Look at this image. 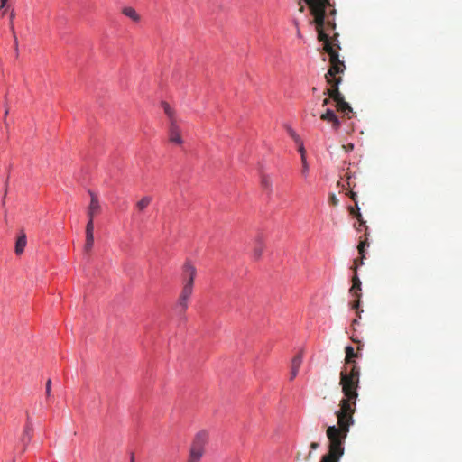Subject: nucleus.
I'll list each match as a JSON object with an SVG mask.
<instances>
[{
	"instance_id": "f257e3e1",
	"label": "nucleus",
	"mask_w": 462,
	"mask_h": 462,
	"mask_svg": "<svg viewBox=\"0 0 462 462\" xmlns=\"http://www.w3.org/2000/svg\"><path fill=\"white\" fill-rule=\"evenodd\" d=\"M360 367L357 365L343 366L339 374V385L342 388L344 398L339 402L340 409L336 411L338 427L329 426L327 429V437L329 440L328 453L321 457L320 462H339L344 455L343 444L354 423L353 414L356 411L358 398L357 389L360 383Z\"/></svg>"
},
{
	"instance_id": "f03ea898",
	"label": "nucleus",
	"mask_w": 462,
	"mask_h": 462,
	"mask_svg": "<svg viewBox=\"0 0 462 462\" xmlns=\"http://www.w3.org/2000/svg\"><path fill=\"white\" fill-rule=\"evenodd\" d=\"M313 15V22L316 24V30L318 32V39L323 42V49L329 56L330 67L325 75V79L328 84L330 85V88H327L324 91V95H328L336 105L344 101L345 97L338 89V85L342 81V78L337 76L345 71L346 66L344 61L340 60L337 49H340L338 44L333 43L332 38L326 32L328 30H335L336 23L334 18L330 19L326 14V8L331 6L329 0H308L304 1Z\"/></svg>"
},
{
	"instance_id": "7ed1b4c3",
	"label": "nucleus",
	"mask_w": 462,
	"mask_h": 462,
	"mask_svg": "<svg viewBox=\"0 0 462 462\" xmlns=\"http://www.w3.org/2000/svg\"><path fill=\"white\" fill-rule=\"evenodd\" d=\"M208 440V433L206 430H200L199 431L192 442L190 451L189 453H192L194 455H198L199 457L203 456L204 454V448Z\"/></svg>"
},
{
	"instance_id": "20e7f679",
	"label": "nucleus",
	"mask_w": 462,
	"mask_h": 462,
	"mask_svg": "<svg viewBox=\"0 0 462 462\" xmlns=\"http://www.w3.org/2000/svg\"><path fill=\"white\" fill-rule=\"evenodd\" d=\"M353 269L355 271V275L353 276V279H352V287L350 289V293L356 298V300L354 301L353 305H352V308L354 310H356V312L358 313V309H359V305H360V297H361V281L359 280V278L357 277V274H356V269H357V260L355 261L354 263V266H353Z\"/></svg>"
},
{
	"instance_id": "39448f33",
	"label": "nucleus",
	"mask_w": 462,
	"mask_h": 462,
	"mask_svg": "<svg viewBox=\"0 0 462 462\" xmlns=\"http://www.w3.org/2000/svg\"><path fill=\"white\" fill-rule=\"evenodd\" d=\"M197 275L196 267L189 262H185L182 267V282L194 286V281Z\"/></svg>"
},
{
	"instance_id": "423d86ee",
	"label": "nucleus",
	"mask_w": 462,
	"mask_h": 462,
	"mask_svg": "<svg viewBox=\"0 0 462 462\" xmlns=\"http://www.w3.org/2000/svg\"><path fill=\"white\" fill-rule=\"evenodd\" d=\"M91 200L88 208V221L94 222V217L100 212L101 207L97 196L91 190L88 191Z\"/></svg>"
},
{
	"instance_id": "0eeeda50",
	"label": "nucleus",
	"mask_w": 462,
	"mask_h": 462,
	"mask_svg": "<svg viewBox=\"0 0 462 462\" xmlns=\"http://www.w3.org/2000/svg\"><path fill=\"white\" fill-rule=\"evenodd\" d=\"M169 140L170 142L180 145L183 143L182 137H181V132L180 127L177 125L176 120H172V122L170 125L169 129Z\"/></svg>"
},
{
	"instance_id": "6e6552de",
	"label": "nucleus",
	"mask_w": 462,
	"mask_h": 462,
	"mask_svg": "<svg viewBox=\"0 0 462 462\" xmlns=\"http://www.w3.org/2000/svg\"><path fill=\"white\" fill-rule=\"evenodd\" d=\"M94 245V222L88 221L86 226V242L84 245V252L89 253Z\"/></svg>"
},
{
	"instance_id": "1a4fd4ad",
	"label": "nucleus",
	"mask_w": 462,
	"mask_h": 462,
	"mask_svg": "<svg viewBox=\"0 0 462 462\" xmlns=\"http://www.w3.org/2000/svg\"><path fill=\"white\" fill-rule=\"evenodd\" d=\"M320 119L328 123H331L332 128L337 130L340 127V121L335 112L328 108L325 113L321 114Z\"/></svg>"
},
{
	"instance_id": "9d476101",
	"label": "nucleus",
	"mask_w": 462,
	"mask_h": 462,
	"mask_svg": "<svg viewBox=\"0 0 462 462\" xmlns=\"http://www.w3.org/2000/svg\"><path fill=\"white\" fill-rule=\"evenodd\" d=\"M27 236L24 230H21L15 242L14 252L17 255H21L26 247Z\"/></svg>"
},
{
	"instance_id": "9b49d317",
	"label": "nucleus",
	"mask_w": 462,
	"mask_h": 462,
	"mask_svg": "<svg viewBox=\"0 0 462 462\" xmlns=\"http://www.w3.org/2000/svg\"><path fill=\"white\" fill-rule=\"evenodd\" d=\"M346 357H345V365L344 366H352L353 365H356V358L358 357V353L355 352V349L351 346H346L345 347Z\"/></svg>"
},
{
	"instance_id": "f8f14e48",
	"label": "nucleus",
	"mask_w": 462,
	"mask_h": 462,
	"mask_svg": "<svg viewBox=\"0 0 462 462\" xmlns=\"http://www.w3.org/2000/svg\"><path fill=\"white\" fill-rule=\"evenodd\" d=\"M264 249V241L261 235H258L254 239V257L255 259H259Z\"/></svg>"
},
{
	"instance_id": "ddd939ff",
	"label": "nucleus",
	"mask_w": 462,
	"mask_h": 462,
	"mask_svg": "<svg viewBox=\"0 0 462 462\" xmlns=\"http://www.w3.org/2000/svg\"><path fill=\"white\" fill-rule=\"evenodd\" d=\"M152 196H143L140 200L135 203V208L138 212L143 213L152 203Z\"/></svg>"
},
{
	"instance_id": "4468645a",
	"label": "nucleus",
	"mask_w": 462,
	"mask_h": 462,
	"mask_svg": "<svg viewBox=\"0 0 462 462\" xmlns=\"http://www.w3.org/2000/svg\"><path fill=\"white\" fill-rule=\"evenodd\" d=\"M32 437V425L30 421L29 416L27 417V423L24 427L23 433L22 436V441L24 445L28 444Z\"/></svg>"
},
{
	"instance_id": "2eb2a0df",
	"label": "nucleus",
	"mask_w": 462,
	"mask_h": 462,
	"mask_svg": "<svg viewBox=\"0 0 462 462\" xmlns=\"http://www.w3.org/2000/svg\"><path fill=\"white\" fill-rule=\"evenodd\" d=\"M189 298L179 296L176 303V310L179 314H184L189 307Z\"/></svg>"
},
{
	"instance_id": "dca6fc26",
	"label": "nucleus",
	"mask_w": 462,
	"mask_h": 462,
	"mask_svg": "<svg viewBox=\"0 0 462 462\" xmlns=\"http://www.w3.org/2000/svg\"><path fill=\"white\" fill-rule=\"evenodd\" d=\"M346 180H347V188L353 189L355 187H356V184L352 182L351 179L353 178L352 175H350L349 173H346ZM349 197L350 199L355 202V205H356V208H359L358 207V203H357V200H356V198H357V194L353 191V190H350L349 192Z\"/></svg>"
},
{
	"instance_id": "f3484780",
	"label": "nucleus",
	"mask_w": 462,
	"mask_h": 462,
	"mask_svg": "<svg viewBox=\"0 0 462 462\" xmlns=\"http://www.w3.org/2000/svg\"><path fill=\"white\" fill-rule=\"evenodd\" d=\"M337 110L345 116L349 117V115L352 113V107L345 100L336 105Z\"/></svg>"
},
{
	"instance_id": "a211bd4d",
	"label": "nucleus",
	"mask_w": 462,
	"mask_h": 462,
	"mask_svg": "<svg viewBox=\"0 0 462 462\" xmlns=\"http://www.w3.org/2000/svg\"><path fill=\"white\" fill-rule=\"evenodd\" d=\"M122 13L129 17L131 20H133L134 22H138L140 20V15L137 14V12L133 8V7H125L123 10H122Z\"/></svg>"
},
{
	"instance_id": "6ab92c4d",
	"label": "nucleus",
	"mask_w": 462,
	"mask_h": 462,
	"mask_svg": "<svg viewBox=\"0 0 462 462\" xmlns=\"http://www.w3.org/2000/svg\"><path fill=\"white\" fill-rule=\"evenodd\" d=\"M366 246H369V243L367 241V238H364V239H361L360 242H359V245L357 246V250H358V253L359 254L361 255V259H360V264H363V260L365 258V248Z\"/></svg>"
},
{
	"instance_id": "aec40b11",
	"label": "nucleus",
	"mask_w": 462,
	"mask_h": 462,
	"mask_svg": "<svg viewBox=\"0 0 462 462\" xmlns=\"http://www.w3.org/2000/svg\"><path fill=\"white\" fill-rule=\"evenodd\" d=\"M303 355L302 352L298 353L291 360V368L299 370L302 364Z\"/></svg>"
},
{
	"instance_id": "412c9836",
	"label": "nucleus",
	"mask_w": 462,
	"mask_h": 462,
	"mask_svg": "<svg viewBox=\"0 0 462 462\" xmlns=\"http://www.w3.org/2000/svg\"><path fill=\"white\" fill-rule=\"evenodd\" d=\"M162 106L165 114L169 117L171 123L172 122V120H176L174 117V110L170 106V105L168 103L162 102Z\"/></svg>"
},
{
	"instance_id": "4be33fe9",
	"label": "nucleus",
	"mask_w": 462,
	"mask_h": 462,
	"mask_svg": "<svg viewBox=\"0 0 462 462\" xmlns=\"http://www.w3.org/2000/svg\"><path fill=\"white\" fill-rule=\"evenodd\" d=\"M193 287H194L193 285H189V284L184 283L180 295L190 299V297L193 293Z\"/></svg>"
},
{
	"instance_id": "5701e85b",
	"label": "nucleus",
	"mask_w": 462,
	"mask_h": 462,
	"mask_svg": "<svg viewBox=\"0 0 462 462\" xmlns=\"http://www.w3.org/2000/svg\"><path fill=\"white\" fill-rule=\"evenodd\" d=\"M261 184H262V187L263 189H265L266 190H271L272 189V180H271V178L268 176V175H262L261 177Z\"/></svg>"
},
{
	"instance_id": "b1692460",
	"label": "nucleus",
	"mask_w": 462,
	"mask_h": 462,
	"mask_svg": "<svg viewBox=\"0 0 462 462\" xmlns=\"http://www.w3.org/2000/svg\"><path fill=\"white\" fill-rule=\"evenodd\" d=\"M301 162H302L301 175L306 179L309 175V170H310L306 156H303V160H301Z\"/></svg>"
},
{
	"instance_id": "393cba45",
	"label": "nucleus",
	"mask_w": 462,
	"mask_h": 462,
	"mask_svg": "<svg viewBox=\"0 0 462 462\" xmlns=\"http://www.w3.org/2000/svg\"><path fill=\"white\" fill-rule=\"evenodd\" d=\"M356 219L358 220V222H359V227H361V226H364V227H365V226H366V225H365V220L363 219V217H362V215H361V213H360V208H357V212H356Z\"/></svg>"
},
{
	"instance_id": "a878e982",
	"label": "nucleus",
	"mask_w": 462,
	"mask_h": 462,
	"mask_svg": "<svg viewBox=\"0 0 462 462\" xmlns=\"http://www.w3.org/2000/svg\"><path fill=\"white\" fill-rule=\"evenodd\" d=\"M14 16H15V14H14V11L13 10L10 14V21H9V26H10V30L12 32L13 34H14L15 31H14Z\"/></svg>"
},
{
	"instance_id": "bb28decb",
	"label": "nucleus",
	"mask_w": 462,
	"mask_h": 462,
	"mask_svg": "<svg viewBox=\"0 0 462 462\" xmlns=\"http://www.w3.org/2000/svg\"><path fill=\"white\" fill-rule=\"evenodd\" d=\"M328 200L332 206H337L338 204V199L334 193L329 195Z\"/></svg>"
},
{
	"instance_id": "cd10ccee",
	"label": "nucleus",
	"mask_w": 462,
	"mask_h": 462,
	"mask_svg": "<svg viewBox=\"0 0 462 462\" xmlns=\"http://www.w3.org/2000/svg\"><path fill=\"white\" fill-rule=\"evenodd\" d=\"M200 459H201V457H199L198 455L189 453V459L187 462H199Z\"/></svg>"
},
{
	"instance_id": "c85d7f7f",
	"label": "nucleus",
	"mask_w": 462,
	"mask_h": 462,
	"mask_svg": "<svg viewBox=\"0 0 462 462\" xmlns=\"http://www.w3.org/2000/svg\"><path fill=\"white\" fill-rule=\"evenodd\" d=\"M8 0H1V5H0V11L2 13V15H5L6 10L5 5L7 4Z\"/></svg>"
},
{
	"instance_id": "c756f323",
	"label": "nucleus",
	"mask_w": 462,
	"mask_h": 462,
	"mask_svg": "<svg viewBox=\"0 0 462 462\" xmlns=\"http://www.w3.org/2000/svg\"><path fill=\"white\" fill-rule=\"evenodd\" d=\"M51 380L49 379L47 382H46V395L49 397L51 395Z\"/></svg>"
},
{
	"instance_id": "7c9ffc66",
	"label": "nucleus",
	"mask_w": 462,
	"mask_h": 462,
	"mask_svg": "<svg viewBox=\"0 0 462 462\" xmlns=\"http://www.w3.org/2000/svg\"><path fill=\"white\" fill-rule=\"evenodd\" d=\"M342 148L346 152H349L354 150V144L353 143H347L346 145H342Z\"/></svg>"
},
{
	"instance_id": "2f4dec72",
	"label": "nucleus",
	"mask_w": 462,
	"mask_h": 462,
	"mask_svg": "<svg viewBox=\"0 0 462 462\" xmlns=\"http://www.w3.org/2000/svg\"><path fill=\"white\" fill-rule=\"evenodd\" d=\"M298 373H299V370H294V369L291 368L290 380H293L297 376Z\"/></svg>"
},
{
	"instance_id": "473e14b6",
	"label": "nucleus",
	"mask_w": 462,
	"mask_h": 462,
	"mask_svg": "<svg viewBox=\"0 0 462 462\" xmlns=\"http://www.w3.org/2000/svg\"><path fill=\"white\" fill-rule=\"evenodd\" d=\"M299 152L300 153L301 160H303V156H306V151L302 144L299 147Z\"/></svg>"
},
{
	"instance_id": "72a5a7b5",
	"label": "nucleus",
	"mask_w": 462,
	"mask_h": 462,
	"mask_svg": "<svg viewBox=\"0 0 462 462\" xmlns=\"http://www.w3.org/2000/svg\"><path fill=\"white\" fill-rule=\"evenodd\" d=\"M349 212H350L351 215H353L356 217V212H357V208L356 207H355V208L350 207L349 208Z\"/></svg>"
},
{
	"instance_id": "f704fd0d",
	"label": "nucleus",
	"mask_w": 462,
	"mask_h": 462,
	"mask_svg": "<svg viewBox=\"0 0 462 462\" xmlns=\"http://www.w3.org/2000/svg\"><path fill=\"white\" fill-rule=\"evenodd\" d=\"M319 447V444L318 442H312V443L310 444V448H311L312 450L317 449Z\"/></svg>"
},
{
	"instance_id": "c9c22d12",
	"label": "nucleus",
	"mask_w": 462,
	"mask_h": 462,
	"mask_svg": "<svg viewBox=\"0 0 462 462\" xmlns=\"http://www.w3.org/2000/svg\"><path fill=\"white\" fill-rule=\"evenodd\" d=\"M330 99H331V98H330L329 97H327V98H325V99L323 100V102H322V106H328V105L330 103Z\"/></svg>"
},
{
	"instance_id": "e433bc0d",
	"label": "nucleus",
	"mask_w": 462,
	"mask_h": 462,
	"mask_svg": "<svg viewBox=\"0 0 462 462\" xmlns=\"http://www.w3.org/2000/svg\"><path fill=\"white\" fill-rule=\"evenodd\" d=\"M312 457V452L310 451L306 456L305 457L303 458L305 461H309L310 459H311Z\"/></svg>"
},
{
	"instance_id": "4c0bfd02",
	"label": "nucleus",
	"mask_w": 462,
	"mask_h": 462,
	"mask_svg": "<svg viewBox=\"0 0 462 462\" xmlns=\"http://www.w3.org/2000/svg\"><path fill=\"white\" fill-rule=\"evenodd\" d=\"M368 236H369V228L367 226H365V237L364 238H367L368 239Z\"/></svg>"
},
{
	"instance_id": "58836bf2",
	"label": "nucleus",
	"mask_w": 462,
	"mask_h": 462,
	"mask_svg": "<svg viewBox=\"0 0 462 462\" xmlns=\"http://www.w3.org/2000/svg\"><path fill=\"white\" fill-rule=\"evenodd\" d=\"M304 10H305L304 5L301 4V2H299V11H300V13H303V12H304Z\"/></svg>"
},
{
	"instance_id": "ea45409f",
	"label": "nucleus",
	"mask_w": 462,
	"mask_h": 462,
	"mask_svg": "<svg viewBox=\"0 0 462 462\" xmlns=\"http://www.w3.org/2000/svg\"><path fill=\"white\" fill-rule=\"evenodd\" d=\"M336 9L335 8H332L330 11H329V15L331 16H334L336 14Z\"/></svg>"
},
{
	"instance_id": "a19ab883",
	"label": "nucleus",
	"mask_w": 462,
	"mask_h": 462,
	"mask_svg": "<svg viewBox=\"0 0 462 462\" xmlns=\"http://www.w3.org/2000/svg\"><path fill=\"white\" fill-rule=\"evenodd\" d=\"M13 35H14V45H15V47L17 48V44H18L17 37H16L15 33Z\"/></svg>"
},
{
	"instance_id": "79ce46f5",
	"label": "nucleus",
	"mask_w": 462,
	"mask_h": 462,
	"mask_svg": "<svg viewBox=\"0 0 462 462\" xmlns=\"http://www.w3.org/2000/svg\"><path fill=\"white\" fill-rule=\"evenodd\" d=\"M300 457H301V454H300V452H298V453H297V455H296V457H295V458H296V460H297L298 462H299V461H300Z\"/></svg>"
},
{
	"instance_id": "37998d69",
	"label": "nucleus",
	"mask_w": 462,
	"mask_h": 462,
	"mask_svg": "<svg viewBox=\"0 0 462 462\" xmlns=\"http://www.w3.org/2000/svg\"><path fill=\"white\" fill-rule=\"evenodd\" d=\"M8 113H9V108H8V107H5V116H7Z\"/></svg>"
},
{
	"instance_id": "c03bdc74",
	"label": "nucleus",
	"mask_w": 462,
	"mask_h": 462,
	"mask_svg": "<svg viewBox=\"0 0 462 462\" xmlns=\"http://www.w3.org/2000/svg\"><path fill=\"white\" fill-rule=\"evenodd\" d=\"M312 91H313V92H317V88H312Z\"/></svg>"
},
{
	"instance_id": "a18cd8bd",
	"label": "nucleus",
	"mask_w": 462,
	"mask_h": 462,
	"mask_svg": "<svg viewBox=\"0 0 462 462\" xmlns=\"http://www.w3.org/2000/svg\"><path fill=\"white\" fill-rule=\"evenodd\" d=\"M5 125L6 127H8V123L5 120Z\"/></svg>"
},
{
	"instance_id": "49530a36",
	"label": "nucleus",
	"mask_w": 462,
	"mask_h": 462,
	"mask_svg": "<svg viewBox=\"0 0 462 462\" xmlns=\"http://www.w3.org/2000/svg\"><path fill=\"white\" fill-rule=\"evenodd\" d=\"M356 323H357V320H356V319H354V320H353V324H356Z\"/></svg>"
},
{
	"instance_id": "de8ad7c7",
	"label": "nucleus",
	"mask_w": 462,
	"mask_h": 462,
	"mask_svg": "<svg viewBox=\"0 0 462 462\" xmlns=\"http://www.w3.org/2000/svg\"><path fill=\"white\" fill-rule=\"evenodd\" d=\"M131 462H134V457H132Z\"/></svg>"
}]
</instances>
